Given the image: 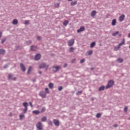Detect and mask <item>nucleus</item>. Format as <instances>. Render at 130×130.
I'll use <instances>...</instances> for the list:
<instances>
[{
    "label": "nucleus",
    "instance_id": "4c0bfd02",
    "mask_svg": "<svg viewBox=\"0 0 130 130\" xmlns=\"http://www.w3.org/2000/svg\"><path fill=\"white\" fill-rule=\"evenodd\" d=\"M83 93V91L82 90L79 91L77 92H76V95H79V94H82Z\"/></svg>",
    "mask_w": 130,
    "mask_h": 130
},
{
    "label": "nucleus",
    "instance_id": "09e8293b",
    "mask_svg": "<svg viewBox=\"0 0 130 130\" xmlns=\"http://www.w3.org/2000/svg\"><path fill=\"white\" fill-rule=\"evenodd\" d=\"M8 68H9V66H8V65H5L4 67V69H8Z\"/></svg>",
    "mask_w": 130,
    "mask_h": 130
},
{
    "label": "nucleus",
    "instance_id": "bb28decb",
    "mask_svg": "<svg viewBox=\"0 0 130 130\" xmlns=\"http://www.w3.org/2000/svg\"><path fill=\"white\" fill-rule=\"evenodd\" d=\"M6 41H7V38H5L2 40L1 43L2 44H4V43H5Z\"/></svg>",
    "mask_w": 130,
    "mask_h": 130
},
{
    "label": "nucleus",
    "instance_id": "c756f323",
    "mask_svg": "<svg viewBox=\"0 0 130 130\" xmlns=\"http://www.w3.org/2000/svg\"><path fill=\"white\" fill-rule=\"evenodd\" d=\"M74 50H75V48H74L73 47H71L69 49L70 52H74Z\"/></svg>",
    "mask_w": 130,
    "mask_h": 130
},
{
    "label": "nucleus",
    "instance_id": "9b49d317",
    "mask_svg": "<svg viewBox=\"0 0 130 130\" xmlns=\"http://www.w3.org/2000/svg\"><path fill=\"white\" fill-rule=\"evenodd\" d=\"M125 17V15H124V14H122L121 16H120L119 18V21L120 22H122V21L124 20Z\"/></svg>",
    "mask_w": 130,
    "mask_h": 130
},
{
    "label": "nucleus",
    "instance_id": "0eeeda50",
    "mask_svg": "<svg viewBox=\"0 0 130 130\" xmlns=\"http://www.w3.org/2000/svg\"><path fill=\"white\" fill-rule=\"evenodd\" d=\"M59 69H60V67L59 66L53 67L52 71L54 73H56V72H57V71H58Z\"/></svg>",
    "mask_w": 130,
    "mask_h": 130
},
{
    "label": "nucleus",
    "instance_id": "2f4dec72",
    "mask_svg": "<svg viewBox=\"0 0 130 130\" xmlns=\"http://www.w3.org/2000/svg\"><path fill=\"white\" fill-rule=\"evenodd\" d=\"M119 33V32H118V31H116L115 32H113L112 36H116V35H117V34H118Z\"/></svg>",
    "mask_w": 130,
    "mask_h": 130
},
{
    "label": "nucleus",
    "instance_id": "79ce46f5",
    "mask_svg": "<svg viewBox=\"0 0 130 130\" xmlns=\"http://www.w3.org/2000/svg\"><path fill=\"white\" fill-rule=\"evenodd\" d=\"M24 23H25V25H28V24H29V20H25L24 21Z\"/></svg>",
    "mask_w": 130,
    "mask_h": 130
},
{
    "label": "nucleus",
    "instance_id": "3c124183",
    "mask_svg": "<svg viewBox=\"0 0 130 130\" xmlns=\"http://www.w3.org/2000/svg\"><path fill=\"white\" fill-rule=\"evenodd\" d=\"M67 67H68V64H67V63H64L63 68H67Z\"/></svg>",
    "mask_w": 130,
    "mask_h": 130
},
{
    "label": "nucleus",
    "instance_id": "423d86ee",
    "mask_svg": "<svg viewBox=\"0 0 130 130\" xmlns=\"http://www.w3.org/2000/svg\"><path fill=\"white\" fill-rule=\"evenodd\" d=\"M46 94H47L45 91H42L40 92V96L42 97V98H46Z\"/></svg>",
    "mask_w": 130,
    "mask_h": 130
},
{
    "label": "nucleus",
    "instance_id": "4be33fe9",
    "mask_svg": "<svg viewBox=\"0 0 130 130\" xmlns=\"http://www.w3.org/2000/svg\"><path fill=\"white\" fill-rule=\"evenodd\" d=\"M96 45V43L95 42H93L90 44V48H93Z\"/></svg>",
    "mask_w": 130,
    "mask_h": 130
},
{
    "label": "nucleus",
    "instance_id": "6ab92c4d",
    "mask_svg": "<svg viewBox=\"0 0 130 130\" xmlns=\"http://www.w3.org/2000/svg\"><path fill=\"white\" fill-rule=\"evenodd\" d=\"M119 48H120V46L118 45L117 46L114 47V50H115V51H117V50H119Z\"/></svg>",
    "mask_w": 130,
    "mask_h": 130
},
{
    "label": "nucleus",
    "instance_id": "39448f33",
    "mask_svg": "<svg viewBox=\"0 0 130 130\" xmlns=\"http://www.w3.org/2000/svg\"><path fill=\"white\" fill-rule=\"evenodd\" d=\"M74 44H75V39H71L68 42V46H73V45H74Z\"/></svg>",
    "mask_w": 130,
    "mask_h": 130
},
{
    "label": "nucleus",
    "instance_id": "4d7b16f0",
    "mask_svg": "<svg viewBox=\"0 0 130 130\" xmlns=\"http://www.w3.org/2000/svg\"><path fill=\"white\" fill-rule=\"evenodd\" d=\"M69 2H72L73 0H68Z\"/></svg>",
    "mask_w": 130,
    "mask_h": 130
},
{
    "label": "nucleus",
    "instance_id": "7c9ffc66",
    "mask_svg": "<svg viewBox=\"0 0 130 130\" xmlns=\"http://www.w3.org/2000/svg\"><path fill=\"white\" fill-rule=\"evenodd\" d=\"M77 4V1H75L74 2H71V6H76Z\"/></svg>",
    "mask_w": 130,
    "mask_h": 130
},
{
    "label": "nucleus",
    "instance_id": "bf43d9fd",
    "mask_svg": "<svg viewBox=\"0 0 130 130\" xmlns=\"http://www.w3.org/2000/svg\"><path fill=\"white\" fill-rule=\"evenodd\" d=\"M34 82H35V80H34Z\"/></svg>",
    "mask_w": 130,
    "mask_h": 130
},
{
    "label": "nucleus",
    "instance_id": "603ef678",
    "mask_svg": "<svg viewBox=\"0 0 130 130\" xmlns=\"http://www.w3.org/2000/svg\"><path fill=\"white\" fill-rule=\"evenodd\" d=\"M2 36H3V32L0 31V38H2Z\"/></svg>",
    "mask_w": 130,
    "mask_h": 130
},
{
    "label": "nucleus",
    "instance_id": "f3484780",
    "mask_svg": "<svg viewBox=\"0 0 130 130\" xmlns=\"http://www.w3.org/2000/svg\"><path fill=\"white\" fill-rule=\"evenodd\" d=\"M32 113H34V114H36V115H38V114L40 113V111L39 110H34L32 111Z\"/></svg>",
    "mask_w": 130,
    "mask_h": 130
},
{
    "label": "nucleus",
    "instance_id": "864d4df0",
    "mask_svg": "<svg viewBox=\"0 0 130 130\" xmlns=\"http://www.w3.org/2000/svg\"><path fill=\"white\" fill-rule=\"evenodd\" d=\"M38 73L40 75H41V74H42V71H39Z\"/></svg>",
    "mask_w": 130,
    "mask_h": 130
},
{
    "label": "nucleus",
    "instance_id": "2eb2a0df",
    "mask_svg": "<svg viewBox=\"0 0 130 130\" xmlns=\"http://www.w3.org/2000/svg\"><path fill=\"white\" fill-rule=\"evenodd\" d=\"M37 49V48L35 46H31L30 50L31 51H35Z\"/></svg>",
    "mask_w": 130,
    "mask_h": 130
},
{
    "label": "nucleus",
    "instance_id": "a18cd8bd",
    "mask_svg": "<svg viewBox=\"0 0 130 130\" xmlns=\"http://www.w3.org/2000/svg\"><path fill=\"white\" fill-rule=\"evenodd\" d=\"M48 124L52 126V122L51 121H49Z\"/></svg>",
    "mask_w": 130,
    "mask_h": 130
},
{
    "label": "nucleus",
    "instance_id": "c03bdc74",
    "mask_svg": "<svg viewBox=\"0 0 130 130\" xmlns=\"http://www.w3.org/2000/svg\"><path fill=\"white\" fill-rule=\"evenodd\" d=\"M124 111L125 112H126L127 111V107H125L124 108Z\"/></svg>",
    "mask_w": 130,
    "mask_h": 130
},
{
    "label": "nucleus",
    "instance_id": "9d476101",
    "mask_svg": "<svg viewBox=\"0 0 130 130\" xmlns=\"http://www.w3.org/2000/svg\"><path fill=\"white\" fill-rule=\"evenodd\" d=\"M53 123L56 126H58L59 125V120H58L54 119Z\"/></svg>",
    "mask_w": 130,
    "mask_h": 130
},
{
    "label": "nucleus",
    "instance_id": "c9c22d12",
    "mask_svg": "<svg viewBox=\"0 0 130 130\" xmlns=\"http://www.w3.org/2000/svg\"><path fill=\"white\" fill-rule=\"evenodd\" d=\"M86 60L84 59V58H83V59H81L80 60V63H84V62H85V61Z\"/></svg>",
    "mask_w": 130,
    "mask_h": 130
},
{
    "label": "nucleus",
    "instance_id": "72a5a7b5",
    "mask_svg": "<svg viewBox=\"0 0 130 130\" xmlns=\"http://www.w3.org/2000/svg\"><path fill=\"white\" fill-rule=\"evenodd\" d=\"M13 78V75H11V74H9V75H8V79H9V80H11V79H12Z\"/></svg>",
    "mask_w": 130,
    "mask_h": 130
},
{
    "label": "nucleus",
    "instance_id": "6e6552de",
    "mask_svg": "<svg viewBox=\"0 0 130 130\" xmlns=\"http://www.w3.org/2000/svg\"><path fill=\"white\" fill-rule=\"evenodd\" d=\"M20 69L22 71V72L26 71V67H25V66H24V64H23L22 63H20Z\"/></svg>",
    "mask_w": 130,
    "mask_h": 130
},
{
    "label": "nucleus",
    "instance_id": "f03ea898",
    "mask_svg": "<svg viewBox=\"0 0 130 130\" xmlns=\"http://www.w3.org/2000/svg\"><path fill=\"white\" fill-rule=\"evenodd\" d=\"M113 85H114V81L112 80H110L107 86H106V89H108L109 88H111V87H112V86H113Z\"/></svg>",
    "mask_w": 130,
    "mask_h": 130
},
{
    "label": "nucleus",
    "instance_id": "7ed1b4c3",
    "mask_svg": "<svg viewBox=\"0 0 130 130\" xmlns=\"http://www.w3.org/2000/svg\"><path fill=\"white\" fill-rule=\"evenodd\" d=\"M49 67V65H47L46 64V63L43 62L39 65V69H44V68H45L46 70H47V69H48Z\"/></svg>",
    "mask_w": 130,
    "mask_h": 130
},
{
    "label": "nucleus",
    "instance_id": "dca6fc26",
    "mask_svg": "<svg viewBox=\"0 0 130 130\" xmlns=\"http://www.w3.org/2000/svg\"><path fill=\"white\" fill-rule=\"evenodd\" d=\"M6 53V50L4 49H0V55L5 54Z\"/></svg>",
    "mask_w": 130,
    "mask_h": 130
},
{
    "label": "nucleus",
    "instance_id": "ea45409f",
    "mask_svg": "<svg viewBox=\"0 0 130 130\" xmlns=\"http://www.w3.org/2000/svg\"><path fill=\"white\" fill-rule=\"evenodd\" d=\"M58 91H62V86H59L58 88Z\"/></svg>",
    "mask_w": 130,
    "mask_h": 130
},
{
    "label": "nucleus",
    "instance_id": "cd10ccee",
    "mask_svg": "<svg viewBox=\"0 0 130 130\" xmlns=\"http://www.w3.org/2000/svg\"><path fill=\"white\" fill-rule=\"evenodd\" d=\"M25 43L27 45H30V44L32 43V41L30 40V41H26Z\"/></svg>",
    "mask_w": 130,
    "mask_h": 130
},
{
    "label": "nucleus",
    "instance_id": "f257e3e1",
    "mask_svg": "<svg viewBox=\"0 0 130 130\" xmlns=\"http://www.w3.org/2000/svg\"><path fill=\"white\" fill-rule=\"evenodd\" d=\"M23 106L24 107V109H23L22 114L19 115V118L20 120L23 119V117H25V115L24 114L27 113V111H28V103L24 102L22 104Z\"/></svg>",
    "mask_w": 130,
    "mask_h": 130
},
{
    "label": "nucleus",
    "instance_id": "37998d69",
    "mask_svg": "<svg viewBox=\"0 0 130 130\" xmlns=\"http://www.w3.org/2000/svg\"><path fill=\"white\" fill-rule=\"evenodd\" d=\"M41 37L40 36H38L37 38V40H41Z\"/></svg>",
    "mask_w": 130,
    "mask_h": 130
},
{
    "label": "nucleus",
    "instance_id": "13d9d810",
    "mask_svg": "<svg viewBox=\"0 0 130 130\" xmlns=\"http://www.w3.org/2000/svg\"><path fill=\"white\" fill-rule=\"evenodd\" d=\"M129 48H130V45L129 46Z\"/></svg>",
    "mask_w": 130,
    "mask_h": 130
},
{
    "label": "nucleus",
    "instance_id": "a211bd4d",
    "mask_svg": "<svg viewBox=\"0 0 130 130\" xmlns=\"http://www.w3.org/2000/svg\"><path fill=\"white\" fill-rule=\"evenodd\" d=\"M125 42V40L124 39H123V40L121 42L120 44H118L119 46H122L123 45V44Z\"/></svg>",
    "mask_w": 130,
    "mask_h": 130
},
{
    "label": "nucleus",
    "instance_id": "e433bc0d",
    "mask_svg": "<svg viewBox=\"0 0 130 130\" xmlns=\"http://www.w3.org/2000/svg\"><path fill=\"white\" fill-rule=\"evenodd\" d=\"M54 6L55 8H58L59 7V3H56Z\"/></svg>",
    "mask_w": 130,
    "mask_h": 130
},
{
    "label": "nucleus",
    "instance_id": "b1692460",
    "mask_svg": "<svg viewBox=\"0 0 130 130\" xmlns=\"http://www.w3.org/2000/svg\"><path fill=\"white\" fill-rule=\"evenodd\" d=\"M69 24V20H66L63 22V26H68V24Z\"/></svg>",
    "mask_w": 130,
    "mask_h": 130
},
{
    "label": "nucleus",
    "instance_id": "6e6d98bb",
    "mask_svg": "<svg viewBox=\"0 0 130 130\" xmlns=\"http://www.w3.org/2000/svg\"><path fill=\"white\" fill-rule=\"evenodd\" d=\"M90 70H91V71H93V70H94V68H91L90 69Z\"/></svg>",
    "mask_w": 130,
    "mask_h": 130
},
{
    "label": "nucleus",
    "instance_id": "5fc2aeb1",
    "mask_svg": "<svg viewBox=\"0 0 130 130\" xmlns=\"http://www.w3.org/2000/svg\"><path fill=\"white\" fill-rule=\"evenodd\" d=\"M16 80H17V78L15 77L13 78V81H16Z\"/></svg>",
    "mask_w": 130,
    "mask_h": 130
},
{
    "label": "nucleus",
    "instance_id": "f704fd0d",
    "mask_svg": "<svg viewBox=\"0 0 130 130\" xmlns=\"http://www.w3.org/2000/svg\"><path fill=\"white\" fill-rule=\"evenodd\" d=\"M45 110H46V108H45V107H43L42 108L41 112H44V111H45Z\"/></svg>",
    "mask_w": 130,
    "mask_h": 130
},
{
    "label": "nucleus",
    "instance_id": "393cba45",
    "mask_svg": "<svg viewBox=\"0 0 130 130\" xmlns=\"http://www.w3.org/2000/svg\"><path fill=\"white\" fill-rule=\"evenodd\" d=\"M117 61H118V62H119V63H121V62L123 61V59H122V58H119L117 59Z\"/></svg>",
    "mask_w": 130,
    "mask_h": 130
},
{
    "label": "nucleus",
    "instance_id": "f8f14e48",
    "mask_svg": "<svg viewBox=\"0 0 130 130\" xmlns=\"http://www.w3.org/2000/svg\"><path fill=\"white\" fill-rule=\"evenodd\" d=\"M83 31H85V27L81 26L79 29H77V33H80V32H83Z\"/></svg>",
    "mask_w": 130,
    "mask_h": 130
},
{
    "label": "nucleus",
    "instance_id": "a878e982",
    "mask_svg": "<svg viewBox=\"0 0 130 130\" xmlns=\"http://www.w3.org/2000/svg\"><path fill=\"white\" fill-rule=\"evenodd\" d=\"M48 86H49V88H50V89H52L53 88V83H50L49 84Z\"/></svg>",
    "mask_w": 130,
    "mask_h": 130
},
{
    "label": "nucleus",
    "instance_id": "5701e85b",
    "mask_svg": "<svg viewBox=\"0 0 130 130\" xmlns=\"http://www.w3.org/2000/svg\"><path fill=\"white\" fill-rule=\"evenodd\" d=\"M12 24L13 25H17V24H18V20L14 19L12 21Z\"/></svg>",
    "mask_w": 130,
    "mask_h": 130
},
{
    "label": "nucleus",
    "instance_id": "a19ab883",
    "mask_svg": "<svg viewBox=\"0 0 130 130\" xmlns=\"http://www.w3.org/2000/svg\"><path fill=\"white\" fill-rule=\"evenodd\" d=\"M45 90L46 91V93H49V90H48V88H46L45 89Z\"/></svg>",
    "mask_w": 130,
    "mask_h": 130
},
{
    "label": "nucleus",
    "instance_id": "473e14b6",
    "mask_svg": "<svg viewBox=\"0 0 130 130\" xmlns=\"http://www.w3.org/2000/svg\"><path fill=\"white\" fill-rule=\"evenodd\" d=\"M96 117H97V118H100V117H101V113H99L96 114Z\"/></svg>",
    "mask_w": 130,
    "mask_h": 130
},
{
    "label": "nucleus",
    "instance_id": "aec40b11",
    "mask_svg": "<svg viewBox=\"0 0 130 130\" xmlns=\"http://www.w3.org/2000/svg\"><path fill=\"white\" fill-rule=\"evenodd\" d=\"M105 89V86L104 85H102V86L100 87L99 88V91H104V90Z\"/></svg>",
    "mask_w": 130,
    "mask_h": 130
},
{
    "label": "nucleus",
    "instance_id": "412c9836",
    "mask_svg": "<svg viewBox=\"0 0 130 130\" xmlns=\"http://www.w3.org/2000/svg\"><path fill=\"white\" fill-rule=\"evenodd\" d=\"M116 24V19H113L112 21V26H115Z\"/></svg>",
    "mask_w": 130,
    "mask_h": 130
},
{
    "label": "nucleus",
    "instance_id": "4468645a",
    "mask_svg": "<svg viewBox=\"0 0 130 130\" xmlns=\"http://www.w3.org/2000/svg\"><path fill=\"white\" fill-rule=\"evenodd\" d=\"M96 13L97 12H96L95 10L92 11L91 13V17H95V16H96Z\"/></svg>",
    "mask_w": 130,
    "mask_h": 130
},
{
    "label": "nucleus",
    "instance_id": "49530a36",
    "mask_svg": "<svg viewBox=\"0 0 130 130\" xmlns=\"http://www.w3.org/2000/svg\"><path fill=\"white\" fill-rule=\"evenodd\" d=\"M75 61H76V59H73L72 60L71 63H74V62H75Z\"/></svg>",
    "mask_w": 130,
    "mask_h": 130
},
{
    "label": "nucleus",
    "instance_id": "ddd939ff",
    "mask_svg": "<svg viewBox=\"0 0 130 130\" xmlns=\"http://www.w3.org/2000/svg\"><path fill=\"white\" fill-rule=\"evenodd\" d=\"M46 120H47V117H46V116H43L41 119L42 122H45Z\"/></svg>",
    "mask_w": 130,
    "mask_h": 130
},
{
    "label": "nucleus",
    "instance_id": "1a4fd4ad",
    "mask_svg": "<svg viewBox=\"0 0 130 130\" xmlns=\"http://www.w3.org/2000/svg\"><path fill=\"white\" fill-rule=\"evenodd\" d=\"M41 58V54H37L35 56V60H39Z\"/></svg>",
    "mask_w": 130,
    "mask_h": 130
},
{
    "label": "nucleus",
    "instance_id": "de8ad7c7",
    "mask_svg": "<svg viewBox=\"0 0 130 130\" xmlns=\"http://www.w3.org/2000/svg\"><path fill=\"white\" fill-rule=\"evenodd\" d=\"M118 126V125L117 124H114L113 125L114 127H117Z\"/></svg>",
    "mask_w": 130,
    "mask_h": 130
},
{
    "label": "nucleus",
    "instance_id": "8fccbe9b",
    "mask_svg": "<svg viewBox=\"0 0 130 130\" xmlns=\"http://www.w3.org/2000/svg\"><path fill=\"white\" fill-rule=\"evenodd\" d=\"M29 103L30 106L31 107H33V105H32V103H31V102H29Z\"/></svg>",
    "mask_w": 130,
    "mask_h": 130
},
{
    "label": "nucleus",
    "instance_id": "c85d7f7f",
    "mask_svg": "<svg viewBox=\"0 0 130 130\" xmlns=\"http://www.w3.org/2000/svg\"><path fill=\"white\" fill-rule=\"evenodd\" d=\"M31 70H32V67L30 66L27 71V75H29V74H30V72H31Z\"/></svg>",
    "mask_w": 130,
    "mask_h": 130
},
{
    "label": "nucleus",
    "instance_id": "58836bf2",
    "mask_svg": "<svg viewBox=\"0 0 130 130\" xmlns=\"http://www.w3.org/2000/svg\"><path fill=\"white\" fill-rule=\"evenodd\" d=\"M88 53L89 55H91V54H92V53H93V51L92 50H90V51L88 52Z\"/></svg>",
    "mask_w": 130,
    "mask_h": 130
},
{
    "label": "nucleus",
    "instance_id": "20e7f679",
    "mask_svg": "<svg viewBox=\"0 0 130 130\" xmlns=\"http://www.w3.org/2000/svg\"><path fill=\"white\" fill-rule=\"evenodd\" d=\"M36 127L37 128V130H42L43 129V127H42V123L41 122H38L36 124Z\"/></svg>",
    "mask_w": 130,
    "mask_h": 130
}]
</instances>
